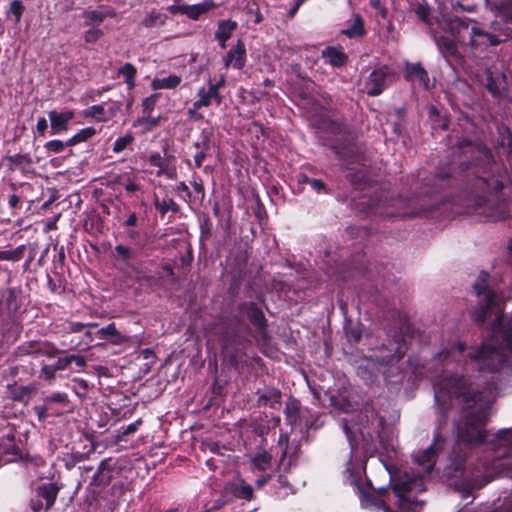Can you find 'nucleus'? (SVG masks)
I'll return each instance as SVG.
<instances>
[{"label":"nucleus","mask_w":512,"mask_h":512,"mask_svg":"<svg viewBox=\"0 0 512 512\" xmlns=\"http://www.w3.org/2000/svg\"><path fill=\"white\" fill-rule=\"evenodd\" d=\"M496 396L495 384L480 390L470 376L444 375L434 384L439 425L447 423L448 412L455 402L460 408V416L454 422L458 444L476 446L487 443L492 450L504 449L506 457L497 466L504 477L512 479V428L501 429L491 438L485 429Z\"/></svg>","instance_id":"1"},{"label":"nucleus","mask_w":512,"mask_h":512,"mask_svg":"<svg viewBox=\"0 0 512 512\" xmlns=\"http://www.w3.org/2000/svg\"><path fill=\"white\" fill-rule=\"evenodd\" d=\"M489 277L481 271L473 284V291L480 298L473 318L479 324L490 320L492 337L480 347L471 348L467 356L479 371L495 372L512 364V323L503 313V302L489 288Z\"/></svg>","instance_id":"2"},{"label":"nucleus","mask_w":512,"mask_h":512,"mask_svg":"<svg viewBox=\"0 0 512 512\" xmlns=\"http://www.w3.org/2000/svg\"><path fill=\"white\" fill-rule=\"evenodd\" d=\"M470 19H459L455 18L450 22V28L452 31L454 29H458L459 33L464 31L468 34V41L462 42V46H467L474 53H482L486 51L489 47L497 46L500 43L506 41L509 37H512V31L507 28L505 30H500L499 32H489L485 29L473 26L471 29L468 27V22H471Z\"/></svg>","instance_id":"3"},{"label":"nucleus","mask_w":512,"mask_h":512,"mask_svg":"<svg viewBox=\"0 0 512 512\" xmlns=\"http://www.w3.org/2000/svg\"><path fill=\"white\" fill-rule=\"evenodd\" d=\"M426 490L423 475H409L405 473L403 479L394 484L393 491L398 497L400 512H416V506H422L413 494Z\"/></svg>","instance_id":"4"},{"label":"nucleus","mask_w":512,"mask_h":512,"mask_svg":"<svg viewBox=\"0 0 512 512\" xmlns=\"http://www.w3.org/2000/svg\"><path fill=\"white\" fill-rule=\"evenodd\" d=\"M114 261L120 271L136 280L144 279V272L139 265L134 249L129 246L118 244L112 254Z\"/></svg>","instance_id":"5"},{"label":"nucleus","mask_w":512,"mask_h":512,"mask_svg":"<svg viewBox=\"0 0 512 512\" xmlns=\"http://www.w3.org/2000/svg\"><path fill=\"white\" fill-rule=\"evenodd\" d=\"M359 418L360 422L357 424V430L363 439L373 441L380 437L385 425L384 417L378 415L372 407L367 406L364 412L360 413Z\"/></svg>","instance_id":"6"},{"label":"nucleus","mask_w":512,"mask_h":512,"mask_svg":"<svg viewBox=\"0 0 512 512\" xmlns=\"http://www.w3.org/2000/svg\"><path fill=\"white\" fill-rule=\"evenodd\" d=\"M407 351L406 343L401 335L388 339L375 352L374 357L381 365H391L400 361Z\"/></svg>","instance_id":"7"},{"label":"nucleus","mask_w":512,"mask_h":512,"mask_svg":"<svg viewBox=\"0 0 512 512\" xmlns=\"http://www.w3.org/2000/svg\"><path fill=\"white\" fill-rule=\"evenodd\" d=\"M395 79L396 74L394 70L387 65L374 69L365 83L367 95L372 97L379 96L395 81Z\"/></svg>","instance_id":"8"},{"label":"nucleus","mask_w":512,"mask_h":512,"mask_svg":"<svg viewBox=\"0 0 512 512\" xmlns=\"http://www.w3.org/2000/svg\"><path fill=\"white\" fill-rule=\"evenodd\" d=\"M243 329L244 325L238 318L230 322L222 323L220 328V341L225 353L229 354L230 349H235L240 344Z\"/></svg>","instance_id":"9"},{"label":"nucleus","mask_w":512,"mask_h":512,"mask_svg":"<svg viewBox=\"0 0 512 512\" xmlns=\"http://www.w3.org/2000/svg\"><path fill=\"white\" fill-rule=\"evenodd\" d=\"M457 30V34H453V36L440 35L434 36L435 44L440 52V54L446 59L447 62L451 60H459L461 58V54L458 49V43L465 42L464 36L460 35L459 30Z\"/></svg>","instance_id":"10"},{"label":"nucleus","mask_w":512,"mask_h":512,"mask_svg":"<svg viewBox=\"0 0 512 512\" xmlns=\"http://www.w3.org/2000/svg\"><path fill=\"white\" fill-rule=\"evenodd\" d=\"M444 445L445 439L436 434L433 444L415 457L416 463L422 468L424 474L428 475L432 472L436 463L435 457L444 448Z\"/></svg>","instance_id":"11"},{"label":"nucleus","mask_w":512,"mask_h":512,"mask_svg":"<svg viewBox=\"0 0 512 512\" xmlns=\"http://www.w3.org/2000/svg\"><path fill=\"white\" fill-rule=\"evenodd\" d=\"M388 206L398 209L397 211L385 212V215L388 217H415L425 211L422 204L419 205L418 208L415 198L403 199L399 197L396 199H391Z\"/></svg>","instance_id":"12"},{"label":"nucleus","mask_w":512,"mask_h":512,"mask_svg":"<svg viewBox=\"0 0 512 512\" xmlns=\"http://www.w3.org/2000/svg\"><path fill=\"white\" fill-rule=\"evenodd\" d=\"M17 353L20 356H47L54 358L60 353V350L52 343L47 341H29L18 347Z\"/></svg>","instance_id":"13"},{"label":"nucleus","mask_w":512,"mask_h":512,"mask_svg":"<svg viewBox=\"0 0 512 512\" xmlns=\"http://www.w3.org/2000/svg\"><path fill=\"white\" fill-rule=\"evenodd\" d=\"M404 77L408 82L425 90H430L433 87L428 72L420 62L411 63L406 61L404 64Z\"/></svg>","instance_id":"14"},{"label":"nucleus","mask_w":512,"mask_h":512,"mask_svg":"<svg viewBox=\"0 0 512 512\" xmlns=\"http://www.w3.org/2000/svg\"><path fill=\"white\" fill-rule=\"evenodd\" d=\"M238 317H246L255 328L264 335L266 333V319L263 311L254 302H242L238 305Z\"/></svg>","instance_id":"15"},{"label":"nucleus","mask_w":512,"mask_h":512,"mask_svg":"<svg viewBox=\"0 0 512 512\" xmlns=\"http://www.w3.org/2000/svg\"><path fill=\"white\" fill-rule=\"evenodd\" d=\"M75 112L70 109H65L61 112L52 110L48 113L51 135H58L68 130L69 122L74 118Z\"/></svg>","instance_id":"16"},{"label":"nucleus","mask_w":512,"mask_h":512,"mask_svg":"<svg viewBox=\"0 0 512 512\" xmlns=\"http://www.w3.org/2000/svg\"><path fill=\"white\" fill-rule=\"evenodd\" d=\"M444 474L448 478L456 479L457 481L466 482L468 480L465 456L457 455L455 448L450 457V464L444 469Z\"/></svg>","instance_id":"17"},{"label":"nucleus","mask_w":512,"mask_h":512,"mask_svg":"<svg viewBox=\"0 0 512 512\" xmlns=\"http://www.w3.org/2000/svg\"><path fill=\"white\" fill-rule=\"evenodd\" d=\"M224 67H233L241 70L246 64V48L242 40H238L236 45L232 46L223 58Z\"/></svg>","instance_id":"18"},{"label":"nucleus","mask_w":512,"mask_h":512,"mask_svg":"<svg viewBox=\"0 0 512 512\" xmlns=\"http://www.w3.org/2000/svg\"><path fill=\"white\" fill-rule=\"evenodd\" d=\"M148 162L151 166L157 167V177L165 176L170 180L177 178V170L174 166L170 165V157H162L159 153H152Z\"/></svg>","instance_id":"19"},{"label":"nucleus","mask_w":512,"mask_h":512,"mask_svg":"<svg viewBox=\"0 0 512 512\" xmlns=\"http://www.w3.org/2000/svg\"><path fill=\"white\" fill-rule=\"evenodd\" d=\"M486 88L493 96H498L506 89L507 81L503 72L487 69L485 71Z\"/></svg>","instance_id":"20"},{"label":"nucleus","mask_w":512,"mask_h":512,"mask_svg":"<svg viewBox=\"0 0 512 512\" xmlns=\"http://www.w3.org/2000/svg\"><path fill=\"white\" fill-rule=\"evenodd\" d=\"M81 16L84 19V24L91 26L101 24L108 17H114L115 12L109 7L99 6L96 9L84 10Z\"/></svg>","instance_id":"21"},{"label":"nucleus","mask_w":512,"mask_h":512,"mask_svg":"<svg viewBox=\"0 0 512 512\" xmlns=\"http://www.w3.org/2000/svg\"><path fill=\"white\" fill-rule=\"evenodd\" d=\"M321 57L334 68H342L348 62V55L342 47L328 46L322 50Z\"/></svg>","instance_id":"22"},{"label":"nucleus","mask_w":512,"mask_h":512,"mask_svg":"<svg viewBox=\"0 0 512 512\" xmlns=\"http://www.w3.org/2000/svg\"><path fill=\"white\" fill-rule=\"evenodd\" d=\"M258 404L260 406H269L270 408H277L281 405L282 394L281 391L274 387H266L263 390L257 391Z\"/></svg>","instance_id":"23"},{"label":"nucleus","mask_w":512,"mask_h":512,"mask_svg":"<svg viewBox=\"0 0 512 512\" xmlns=\"http://www.w3.org/2000/svg\"><path fill=\"white\" fill-rule=\"evenodd\" d=\"M58 491L59 489L54 483H46L37 487L36 496L45 500V508L48 510L54 505Z\"/></svg>","instance_id":"24"},{"label":"nucleus","mask_w":512,"mask_h":512,"mask_svg":"<svg viewBox=\"0 0 512 512\" xmlns=\"http://www.w3.org/2000/svg\"><path fill=\"white\" fill-rule=\"evenodd\" d=\"M96 336L101 340H110L111 343L115 345L122 344L127 340V338L116 329L114 323H110L107 326L99 329L96 333Z\"/></svg>","instance_id":"25"},{"label":"nucleus","mask_w":512,"mask_h":512,"mask_svg":"<svg viewBox=\"0 0 512 512\" xmlns=\"http://www.w3.org/2000/svg\"><path fill=\"white\" fill-rule=\"evenodd\" d=\"M486 5L500 16L512 22V0H485Z\"/></svg>","instance_id":"26"},{"label":"nucleus","mask_w":512,"mask_h":512,"mask_svg":"<svg viewBox=\"0 0 512 512\" xmlns=\"http://www.w3.org/2000/svg\"><path fill=\"white\" fill-rule=\"evenodd\" d=\"M114 114L115 110L112 108L109 110V113H107L103 104L90 106L83 111V115L85 117H91L98 122H107L114 116Z\"/></svg>","instance_id":"27"},{"label":"nucleus","mask_w":512,"mask_h":512,"mask_svg":"<svg viewBox=\"0 0 512 512\" xmlns=\"http://www.w3.org/2000/svg\"><path fill=\"white\" fill-rule=\"evenodd\" d=\"M237 29V23L233 20H220L217 24V29L215 31V40L223 41L229 40L233 35L234 31Z\"/></svg>","instance_id":"28"},{"label":"nucleus","mask_w":512,"mask_h":512,"mask_svg":"<svg viewBox=\"0 0 512 512\" xmlns=\"http://www.w3.org/2000/svg\"><path fill=\"white\" fill-rule=\"evenodd\" d=\"M215 7L212 0H204L201 3L188 5L186 16L192 20H198L201 15L207 13Z\"/></svg>","instance_id":"29"},{"label":"nucleus","mask_w":512,"mask_h":512,"mask_svg":"<svg viewBox=\"0 0 512 512\" xmlns=\"http://www.w3.org/2000/svg\"><path fill=\"white\" fill-rule=\"evenodd\" d=\"M284 414L288 424L291 426L296 425L300 414V403L296 398L290 397L288 399L285 405Z\"/></svg>","instance_id":"30"},{"label":"nucleus","mask_w":512,"mask_h":512,"mask_svg":"<svg viewBox=\"0 0 512 512\" xmlns=\"http://www.w3.org/2000/svg\"><path fill=\"white\" fill-rule=\"evenodd\" d=\"M342 32L346 37L350 39L363 37L366 34V30L362 16L359 14L354 15L353 24L350 27L344 29Z\"/></svg>","instance_id":"31"},{"label":"nucleus","mask_w":512,"mask_h":512,"mask_svg":"<svg viewBox=\"0 0 512 512\" xmlns=\"http://www.w3.org/2000/svg\"><path fill=\"white\" fill-rule=\"evenodd\" d=\"M182 79L177 75H169L164 78H155L153 79L151 85L155 90L159 89H174L180 85Z\"/></svg>","instance_id":"32"},{"label":"nucleus","mask_w":512,"mask_h":512,"mask_svg":"<svg viewBox=\"0 0 512 512\" xmlns=\"http://www.w3.org/2000/svg\"><path fill=\"white\" fill-rule=\"evenodd\" d=\"M7 161L9 162V168L11 170L15 168H19L22 172H25L26 166H30L33 164L32 158L30 154H14L7 157Z\"/></svg>","instance_id":"33"},{"label":"nucleus","mask_w":512,"mask_h":512,"mask_svg":"<svg viewBox=\"0 0 512 512\" xmlns=\"http://www.w3.org/2000/svg\"><path fill=\"white\" fill-rule=\"evenodd\" d=\"M154 206L161 216H164L168 211L178 213L180 210L179 205L172 198L160 200L158 197H155Z\"/></svg>","instance_id":"34"},{"label":"nucleus","mask_w":512,"mask_h":512,"mask_svg":"<svg viewBox=\"0 0 512 512\" xmlns=\"http://www.w3.org/2000/svg\"><path fill=\"white\" fill-rule=\"evenodd\" d=\"M137 70L131 63H126L118 69V75L125 78V82L129 89H133L136 85L135 77Z\"/></svg>","instance_id":"35"},{"label":"nucleus","mask_w":512,"mask_h":512,"mask_svg":"<svg viewBox=\"0 0 512 512\" xmlns=\"http://www.w3.org/2000/svg\"><path fill=\"white\" fill-rule=\"evenodd\" d=\"M233 493L237 498L251 500L253 497V488L243 480H238L233 486Z\"/></svg>","instance_id":"36"},{"label":"nucleus","mask_w":512,"mask_h":512,"mask_svg":"<svg viewBox=\"0 0 512 512\" xmlns=\"http://www.w3.org/2000/svg\"><path fill=\"white\" fill-rule=\"evenodd\" d=\"M167 16L155 10L151 11L142 21V25L146 28L162 26L165 24Z\"/></svg>","instance_id":"37"},{"label":"nucleus","mask_w":512,"mask_h":512,"mask_svg":"<svg viewBox=\"0 0 512 512\" xmlns=\"http://www.w3.org/2000/svg\"><path fill=\"white\" fill-rule=\"evenodd\" d=\"M96 134V129L93 127H86L81 129L78 133L68 139V145L74 146L81 142L87 141Z\"/></svg>","instance_id":"38"},{"label":"nucleus","mask_w":512,"mask_h":512,"mask_svg":"<svg viewBox=\"0 0 512 512\" xmlns=\"http://www.w3.org/2000/svg\"><path fill=\"white\" fill-rule=\"evenodd\" d=\"M271 460L272 456L266 451L258 453L252 458L254 466L260 471L267 470L271 465Z\"/></svg>","instance_id":"39"},{"label":"nucleus","mask_w":512,"mask_h":512,"mask_svg":"<svg viewBox=\"0 0 512 512\" xmlns=\"http://www.w3.org/2000/svg\"><path fill=\"white\" fill-rule=\"evenodd\" d=\"M347 340L350 343L357 344L362 338V330L357 324H348L344 328Z\"/></svg>","instance_id":"40"},{"label":"nucleus","mask_w":512,"mask_h":512,"mask_svg":"<svg viewBox=\"0 0 512 512\" xmlns=\"http://www.w3.org/2000/svg\"><path fill=\"white\" fill-rule=\"evenodd\" d=\"M24 251V245H20L13 250L0 251V260L19 261L23 257Z\"/></svg>","instance_id":"41"},{"label":"nucleus","mask_w":512,"mask_h":512,"mask_svg":"<svg viewBox=\"0 0 512 512\" xmlns=\"http://www.w3.org/2000/svg\"><path fill=\"white\" fill-rule=\"evenodd\" d=\"M466 350V346L462 342H458L457 344L453 345L451 350L444 349L438 354V358L441 361H445L449 359L450 357L455 358L456 354H462Z\"/></svg>","instance_id":"42"},{"label":"nucleus","mask_w":512,"mask_h":512,"mask_svg":"<svg viewBox=\"0 0 512 512\" xmlns=\"http://www.w3.org/2000/svg\"><path fill=\"white\" fill-rule=\"evenodd\" d=\"M212 146H213L212 132L203 130L201 133L200 139L195 143V147L200 150L209 152L211 150Z\"/></svg>","instance_id":"43"},{"label":"nucleus","mask_w":512,"mask_h":512,"mask_svg":"<svg viewBox=\"0 0 512 512\" xmlns=\"http://www.w3.org/2000/svg\"><path fill=\"white\" fill-rule=\"evenodd\" d=\"M10 390V395L13 400L20 401L24 397L28 396L31 392V388L28 386H17L14 385H8L7 387Z\"/></svg>","instance_id":"44"},{"label":"nucleus","mask_w":512,"mask_h":512,"mask_svg":"<svg viewBox=\"0 0 512 512\" xmlns=\"http://www.w3.org/2000/svg\"><path fill=\"white\" fill-rule=\"evenodd\" d=\"M133 140L134 138L130 133L124 135L123 137L117 138L113 144V152H122L133 142Z\"/></svg>","instance_id":"45"},{"label":"nucleus","mask_w":512,"mask_h":512,"mask_svg":"<svg viewBox=\"0 0 512 512\" xmlns=\"http://www.w3.org/2000/svg\"><path fill=\"white\" fill-rule=\"evenodd\" d=\"M45 404L58 403L67 405L69 403L68 395L64 392H54L44 398Z\"/></svg>","instance_id":"46"},{"label":"nucleus","mask_w":512,"mask_h":512,"mask_svg":"<svg viewBox=\"0 0 512 512\" xmlns=\"http://www.w3.org/2000/svg\"><path fill=\"white\" fill-rule=\"evenodd\" d=\"M70 146L71 145H68V140L66 142L61 140H50L44 145L45 149L52 153H62L66 147Z\"/></svg>","instance_id":"47"},{"label":"nucleus","mask_w":512,"mask_h":512,"mask_svg":"<svg viewBox=\"0 0 512 512\" xmlns=\"http://www.w3.org/2000/svg\"><path fill=\"white\" fill-rule=\"evenodd\" d=\"M107 462H108V460H103L99 464L98 469H97L96 473L94 474V476L92 478V481H91L92 485H102V484H107L108 483L109 480L108 479L105 480L103 478V476H102L103 471L108 466Z\"/></svg>","instance_id":"48"},{"label":"nucleus","mask_w":512,"mask_h":512,"mask_svg":"<svg viewBox=\"0 0 512 512\" xmlns=\"http://www.w3.org/2000/svg\"><path fill=\"white\" fill-rule=\"evenodd\" d=\"M198 99L195 101V108H203L211 105L212 99L206 93V88L201 87L197 92Z\"/></svg>","instance_id":"49"},{"label":"nucleus","mask_w":512,"mask_h":512,"mask_svg":"<svg viewBox=\"0 0 512 512\" xmlns=\"http://www.w3.org/2000/svg\"><path fill=\"white\" fill-rule=\"evenodd\" d=\"M103 36V32L99 28H91L84 34V40L86 43H95Z\"/></svg>","instance_id":"50"},{"label":"nucleus","mask_w":512,"mask_h":512,"mask_svg":"<svg viewBox=\"0 0 512 512\" xmlns=\"http://www.w3.org/2000/svg\"><path fill=\"white\" fill-rule=\"evenodd\" d=\"M450 5L454 11L462 10L466 12H474L476 8L473 3H464L460 0H450Z\"/></svg>","instance_id":"51"},{"label":"nucleus","mask_w":512,"mask_h":512,"mask_svg":"<svg viewBox=\"0 0 512 512\" xmlns=\"http://www.w3.org/2000/svg\"><path fill=\"white\" fill-rule=\"evenodd\" d=\"M56 369L52 364H45L41 368V377L46 381H53L56 377Z\"/></svg>","instance_id":"52"},{"label":"nucleus","mask_w":512,"mask_h":512,"mask_svg":"<svg viewBox=\"0 0 512 512\" xmlns=\"http://www.w3.org/2000/svg\"><path fill=\"white\" fill-rule=\"evenodd\" d=\"M73 382L77 385V387L74 388L75 393L79 397H85L89 387L88 382L81 378H75Z\"/></svg>","instance_id":"53"},{"label":"nucleus","mask_w":512,"mask_h":512,"mask_svg":"<svg viewBox=\"0 0 512 512\" xmlns=\"http://www.w3.org/2000/svg\"><path fill=\"white\" fill-rule=\"evenodd\" d=\"M491 220H504L509 217V211L505 208L492 209L487 215Z\"/></svg>","instance_id":"54"},{"label":"nucleus","mask_w":512,"mask_h":512,"mask_svg":"<svg viewBox=\"0 0 512 512\" xmlns=\"http://www.w3.org/2000/svg\"><path fill=\"white\" fill-rule=\"evenodd\" d=\"M23 9H24V7H23L21 1H19V0H13L10 3L9 12L15 16L16 22L20 21Z\"/></svg>","instance_id":"55"},{"label":"nucleus","mask_w":512,"mask_h":512,"mask_svg":"<svg viewBox=\"0 0 512 512\" xmlns=\"http://www.w3.org/2000/svg\"><path fill=\"white\" fill-rule=\"evenodd\" d=\"M175 191L178 192V193H182L180 194V197L185 201V202H190L191 201V192L188 188V186L186 185L185 182H180L176 187H175Z\"/></svg>","instance_id":"56"},{"label":"nucleus","mask_w":512,"mask_h":512,"mask_svg":"<svg viewBox=\"0 0 512 512\" xmlns=\"http://www.w3.org/2000/svg\"><path fill=\"white\" fill-rule=\"evenodd\" d=\"M206 93L209 97L214 100L218 105L222 102V96L220 95V90L217 87L212 85V82L209 81V88L206 89Z\"/></svg>","instance_id":"57"},{"label":"nucleus","mask_w":512,"mask_h":512,"mask_svg":"<svg viewBox=\"0 0 512 512\" xmlns=\"http://www.w3.org/2000/svg\"><path fill=\"white\" fill-rule=\"evenodd\" d=\"M187 7H188V4H179L176 2V3L168 6L167 11H169L173 15H176V14L186 15Z\"/></svg>","instance_id":"58"},{"label":"nucleus","mask_w":512,"mask_h":512,"mask_svg":"<svg viewBox=\"0 0 512 512\" xmlns=\"http://www.w3.org/2000/svg\"><path fill=\"white\" fill-rule=\"evenodd\" d=\"M56 371H63L66 370L70 366V358L69 355H66L64 357H59L55 363L52 364Z\"/></svg>","instance_id":"59"},{"label":"nucleus","mask_w":512,"mask_h":512,"mask_svg":"<svg viewBox=\"0 0 512 512\" xmlns=\"http://www.w3.org/2000/svg\"><path fill=\"white\" fill-rule=\"evenodd\" d=\"M96 326H97V324H95V323L84 324L81 322H71L69 324V331L75 333V332L82 331L85 327H96Z\"/></svg>","instance_id":"60"},{"label":"nucleus","mask_w":512,"mask_h":512,"mask_svg":"<svg viewBox=\"0 0 512 512\" xmlns=\"http://www.w3.org/2000/svg\"><path fill=\"white\" fill-rule=\"evenodd\" d=\"M156 100H157V98H156L155 95H152V96L147 97L146 99H144V101H143V111H144V113H150L153 110V108H154V106L156 104Z\"/></svg>","instance_id":"61"},{"label":"nucleus","mask_w":512,"mask_h":512,"mask_svg":"<svg viewBox=\"0 0 512 512\" xmlns=\"http://www.w3.org/2000/svg\"><path fill=\"white\" fill-rule=\"evenodd\" d=\"M362 501L365 502V505L371 504L375 505L378 508L384 505V503L380 500H377L375 497L371 496L370 494L362 493Z\"/></svg>","instance_id":"62"},{"label":"nucleus","mask_w":512,"mask_h":512,"mask_svg":"<svg viewBox=\"0 0 512 512\" xmlns=\"http://www.w3.org/2000/svg\"><path fill=\"white\" fill-rule=\"evenodd\" d=\"M48 128V122L47 120L44 118V117H40L38 118L37 120V124H36V131L40 134V135H44L46 130Z\"/></svg>","instance_id":"63"},{"label":"nucleus","mask_w":512,"mask_h":512,"mask_svg":"<svg viewBox=\"0 0 512 512\" xmlns=\"http://www.w3.org/2000/svg\"><path fill=\"white\" fill-rule=\"evenodd\" d=\"M309 185L311 186L312 189H314L317 192H321V191L326 192V185L320 179H311Z\"/></svg>","instance_id":"64"}]
</instances>
